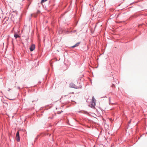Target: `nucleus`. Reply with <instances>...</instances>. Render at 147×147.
Listing matches in <instances>:
<instances>
[{"mask_svg": "<svg viewBox=\"0 0 147 147\" xmlns=\"http://www.w3.org/2000/svg\"><path fill=\"white\" fill-rule=\"evenodd\" d=\"M58 109L59 111H57V113L58 114H60L61 112H63V111L61 109V108H58Z\"/></svg>", "mask_w": 147, "mask_h": 147, "instance_id": "obj_4", "label": "nucleus"}, {"mask_svg": "<svg viewBox=\"0 0 147 147\" xmlns=\"http://www.w3.org/2000/svg\"><path fill=\"white\" fill-rule=\"evenodd\" d=\"M146 134H147V132L146 133Z\"/></svg>", "mask_w": 147, "mask_h": 147, "instance_id": "obj_13", "label": "nucleus"}, {"mask_svg": "<svg viewBox=\"0 0 147 147\" xmlns=\"http://www.w3.org/2000/svg\"><path fill=\"white\" fill-rule=\"evenodd\" d=\"M35 45L34 44H32L30 47V50L31 51H32L35 49Z\"/></svg>", "mask_w": 147, "mask_h": 147, "instance_id": "obj_3", "label": "nucleus"}, {"mask_svg": "<svg viewBox=\"0 0 147 147\" xmlns=\"http://www.w3.org/2000/svg\"><path fill=\"white\" fill-rule=\"evenodd\" d=\"M80 44V42H78V43H76V44H75L74 46H72L71 47L72 48H74L78 46Z\"/></svg>", "mask_w": 147, "mask_h": 147, "instance_id": "obj_5", "label": "nucleus"}, {"mask_svg": "<svg viewBox=\"0 0 147 147\" xmlns=\"http://www.w3.org/2000/svg\"><path fill=\"white\" fill-rule=\"evenodd\" d=\"M14 36L16 39L20 37V36L17 34H14Z\"/></svg>", "mask_w": 147, "mask_h": 147, "instance_id": "obj_7", "label": "nucleus"}, {"mask_svg": "<svg viewBox=\"0 0 147 147\" xmlns=\"http://www.w3.org/2000/svg\"><path fill=\"white\" fill-rule=\"evenodd\" d=\"M111 86L112 87H115V86L114 84H113Z\"/></svg>", "mask_w": 147, "mask_h": 147, "instance_id": "obj_10", "label": "nucleus"}, {"mask_svg": "<svg viewBox=\"0 0 147 147\" xmlns=\"http://www.w3.org/2000/svg\"><path fill=\"white\" fill-rule=\"evenodd\" d=\"M47 0H42L41 1L40 3L42 4L44 2H45Z\"/></svg>", "mask_w": 147, "mask_h": 147, "instance_id": "obj_8", "label": "nucleus"}, {"mask_svg": "<svg viewBox=\"0 0 147 147\" xmlns=\"http://www.w3.org/2000/svg\"><path fill=\"white\" fill-rule=\"evenodd\" d=\"M91 105L93 107H94L96 105L95 101H92Z\"/></svg>", "mask_w": 147, "mask_h": 147, "instance_id": "obj_6", "label": "nucleus"}, {"mask_svg": "<svg viewBox=\"0 0 147 147\" xmlns=\"http://www.w3.org/2000/svg\"><path fill=\"white\" fill-rule=\"evenodd\" d=\"M69 87L71 88H78V86L73 83H71L69 84Z\"/></svg>", "mask_w": 147, "mask_h": 147, "instance_id": "obj_1", "label": "nucleus"}, {"mask_svg": "<svg viewBox=\"0 0 147 147\" xmlns=\"http://www.w3.org/2000/svg\"><path fill=\"white\" fill-rule=\"evenodd\" d=\"M53 118V117H50V118L51 119H52Z\"/></svg>", "mask_w": 147, "mask_h": 147, "instance_id": "obj_12", "label": "nucleus"}, {"mask_svg": "<svg viewBox=\"0 0 147 147\" xmlns=\"http://www.w3.org/2000/svg\"><path fill=\"white\" fill-rule=\"evenodd\" d=\"M17 88L19 89H20V87L19 86H18L17 87Z\"/></svg>", "mask_w": 147, "mask_h": 147, "instance_id": "obj_11", "label": "nucleus"}, {"mask_svg": "<svg viewBox=\"0 0 147 147\" xmlns=\"http://www.w3.org/2000/svg\"><path fill=\"white\" fill-rule=\"evenodd\" d=\"M95 100V98H94V97H92V101H94Z\"/></svg>", "mask_w": 147, "mask_h": 147, "instance_id": "obj_9", "label": "nucleus"}, {"mask_svg": "<svg viewBox=\"0 0 147 147\" xmlns=\"http://www.w3.org/2000/svg\"><path fill=\"white\" fill-rule=\"evenodd\" d=\"M16 140L18 142L20 141V135H19V131H18L16 133Z\"/></svg>", "mask_w": 147, "mask_h": 147, "instance_id": "obj_2", "label": "nucleus"}]
</instances>
